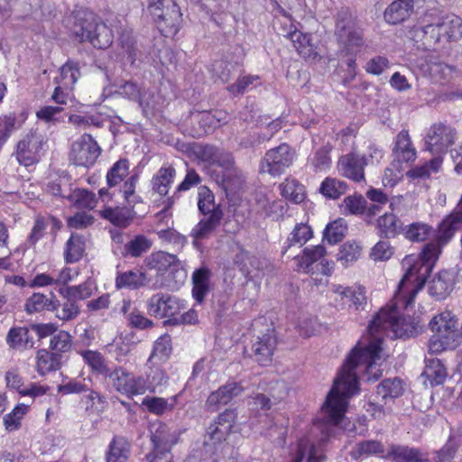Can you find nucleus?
<instances>
[{
  "label": "nucleus",
  "instance_id": "f257e3e1",
  "mask_svg": "<svg viewBox=\"0 0 462 462\" xmlns=\"http://www.w3.org/2000/svg\"><path fill=\"white\" fill-rule=\"evenodd\" d=\"M399 294L400 284L392 303L376 314L367 328L366 335L358 341L335 378L333 387L327 395L326 409L334 412L336 418L345 411L348 399L359 391L357 374H362L367 381L382 376L383 337H410L417 334L418 324L410 316L400 313V309L408 308L413 301L405 305L406 297L403 295L406 293Z\"/></svg>",
  "mask_w": 462,
  "mask_h": 462
},
{
  "label": "nucleus",
  "instance_id": "f03ea898",
  "mask_svg": "<svg viewBox=\"0 0 462 462\" xmlns=\"http://www.w3.org/2000/svg\"><path fill=\"white\" fill-rule=\"evenodd\" d=\"M439 248L435 244L426 245L420 254H409L402 259V266L404 274L400 284V294L403 295L404 304L409 305L412 301L419 291L422 289L425 283L426 275L431 271L434 263L439 257Z\"/></svg>",
  "mask_w": 462,
  "mask_h": 462
},
{
  "label": "nucleus",
  "instance_id": "7ed1b4c3",
  "mask_svg": "<svg viewBox=\"0 0 462 462\" xmlns=\"http://www.w3.org/2000/svg\"><path fill=\"white\" fill-rule=\"evenodd\" d=\"M326 405L327 401L322 406L324 420H316L310 434L300 439L292 462H302L305 457L307 462H323L325 460V443L331 435L333 428L339 424L346 411L345 409L342 414L336 418L334 412L326 409Z\"/></svg>",
  "mask_w": 462,
  "mask_h": 462
},
{
  "label": "nucleus",
  "instance_id": "20e7f679",
  "mask_svg": "<svg viewBox=\"0 0 462 462\" xmlns=\"http://www.w3.org/2000/svg\"><path fill=\"white\" fill-rule=\"evenodd\" d=\"M427 23L414 30V38L421 41L425 48L444 46L448 42H457L462 37V20L456 14L433 17Z\"/></svg>",
  "mask_w": 462,
  "mask_h": 462
},
{
  "label": "nucleus",
  "instance_id": "39448f33",
  "mask_svg": "<svg viewBox=\"0 0 462 462\" xmlns=\"http://www.w3.org/2000/svg\"><path fill=\"white\" fill-rule=\"evenodd\" d=\"M335 35L339 44L340 55L351 72L356 69V57L365 46L363 31L348 11L337 14Z\"/></svg>",
  "mask_w": 462,
  "mask_h": 462
},
{
  "label": "nucleus",
  "instance_id": "423d86ee",
  "mask_svg": "<svg viewBox=\"0 0 462 462\" xmlns=\"http://www.w3.org/2000/svg\"><path fill=\"white\" fill-rule=\"evenodd\" d=\"M458 319L450 310H443L432 317L429 327L433 335L429 339L428 349L431 354H439L455 349L460 341L457 329Z\"/></svg>",
  "mask_w": 462,
  "mask_h": 462
},
{
  "label": "nucleus",
  "instance_id": "0eeeda50",
  "mask_svg": "<svg viewBox=\"0 0 462 462\" xmlns=\"http://www.w3.org/2000/svg\"><path fill=\"white\" fill-rule=\"evenodd\" d=\"M73 19L71 31L80 42H88L98 49H106L112 44V30L93 13L79 11Z\"/></svg>",
  "mask_w": 462,
  "mask_h": 462
},
{
  "label": "nucleus",
  "instance_id": "6e6552de",
  "mask_svg": "<svg viewBox=\"0 0 462 462\" xmlns=\"http://www.w3.org/2000/svg\"><path fill=\"white\" fill-rule=\"evenodd\" d=\"M204 156L216 167V181L225 190L233 191L238 189L243 182L241 171L235 166L233 157L230 153L224 152L214 146L204 148Z\"/></svg>",
  "mask_w": 462,
  "mask_h": 462
},
{
  "label": "nucleus",
  "instance_id": "1a4fd4ad",
  "mask_svg": "<svg viewBox=\"0 0 462 462\" xmlns=\"http://www.w3.org/2000/svg\"><path fill=\"white\" fill-rule=\"evenodd\" d=\"M47 150V136L38 129H34L21 137L13 155L20 165L29 167L38 163Z\"/></svg>",
  "mask_w": 462,
  "mask_h": 462
},
{
  "label": "nucleus",
  "instance_id": "9d476101",
  "mask_svg": "<svg viewBox=\"0 0 462 462\" xmlns=\"http://www.w3.org/2000/svg\"><path fill=\"white\" fill-rule=\"evenodd\" d=\"M150 432L153 449L147 455L148 461L171 462V449L178 440L175 431H171L166 424L156 421L151 425Z\"/></svg>",
  "mask_w": 462,
  "mask_h": 462
},
{
  "label": "nucleus",
  "instance_id": "9b49d317",
  "mask_svg": "<svg viewBox=\"0 0 462 462\" xmlns=\"http://www.w3.org/2000/svg\"><path fill=\"white\" fill-rule=\"evenodd\" d=\"M294 158L295 152L291 147L287 143H282L265 152L260 170L273 177L280 176L292 165Z\"/></svg>",
  "mask_w": 462,
  "mask_h": 462
},
{
  "label": "nucleus",
  "instance_id": "f8f14e48",
  "mask_svg": "<svg viewBox=\"0 0 462 462\" xmlns=\"http://www.w3.org/2000/svg\"><path fill=\"white\" fill-rule=\"evenodd\" d=\"M115 390L127 397L144 394L143 376H135L123 367H116L106 374Z\"/></svg>",
  "mask_w": 462,
  "mask_h": 462
},
{
  "label": "nucleus",
  "instance_id": "ddd939ff",
  "mask_svg": "<svg viewBox=\"0 0 462 462\" xmlns=\"http://www.w3.org/2000/svg\"><path fill=\"white\" fill-rule=\"evenodd\" d=\"M146 307L150 315L160 319L169 318L171 323L185 308L180 300L163 293H156L149 298Z\"/></svg>",
  "mask_w": 462,
  "mask_h": 462
},
{
  "label": "nucleus",
  "instance_id": "4468645a",
  "mask_svg": "<svg viewBox=\"0 0 462 462\" xmlns=\"http://www.w3.org/2000/svg\"><path fill=\"white\" fill-rule=\"evenodd\" d=\"M101 149L90 134H84L71 145L70 160L78 166H92L99 157Z\"/></svg>",
  "mask_w": 462,
  "mask_h": 462
},
{
  "label": "nucleus",
  "instance_id": "2eb2a0df",
  "mask_svg": "<svg viewBox=\"0 0 462 462\" xmlns=\"http://www.w3.org/2000/svg\"><path fill=\"white\" fill-rule=\"evenodd\" d=\"M455 138L456 131L452 127L441 123L435 124L429 129L425 137L426 150L441 156L454 143Z\"/></svg>",
  "mask_w": 462,
  "mask_h": 462
},
{
  "label": "nucleus",
  "instance_id": "dca6fc26",
  "mask_svg": "<svg viewBox=\"0 0 462 462\" xmlns=\"http://www.w3.org/2000/svg\"><path fill=\"white\" fill-rule=\"evenodd\" d=\"M326 248L322 245L307 246L302 254L297 257L298 267L305 273H313V264L319 262L320 273L324 275H330L334 263L325 259Z\"/></svg>",
  "mask_w": 462,
  "mask_h": 462
},
{
  "label": "nucleus",
  "instance_id": "f3484780",
  "mask_svg": "<svg viewBox=\"0 0 462 462\" xmlns=\"http://www.w3.org/2000/svg\"><path fill=\"white\" fill-rule=\"evenodd\" d=\"M5 383L9 389L17 391L23 396H28L32 399L43 396L50 390V387L38 383H31L28 385L23 384V380L17 369H10L5 373Z\"/></svg>",
  "mask_w": 462,
  "mask_h": 462
},
{
  "label": "nucleus",
  "instance_id": "a211bd4d",
  "mask_svg": "<svg viewBox=\"0 0 462 462\" xmlns=\"http://www.w3.org/2000/svg\"><path fill=\"white\" fill-rule=\"evenodd\" d=\"M276 345V335L273 328H269L265 333L257 336L252 345V352L255 361L261 365H268L272 362Z\"/></svg>",
  "mask_w": 462,
  "mask_h": 462
},
{
  "label": "nucleus",
  "instance_id": "6ab92c4d",
  "mask_svg": "<svg viewBox=\"0 0 462 462\" xmlns=\"http://www.w3.org/2000/svg\"><path fill=\"white\" fill-rule=\"evenodd\" d=\"M365 167L361 155L357 153H348L339 158L337 162V171L345 178L356 182L365 180Z\"/></svg>",
  "mask_w": 462,
  "mask_h": 462
},
{
  "label": "nucleus",
  "instance_id": "aec40b11",
  "mask_svg": "<svg viewBox=\"0 0 462 462\" xmlns=\"http://www.w3.org/2000/svg\"><path fill=\"white\" fill-rule=\"evenodd\" d=\"M243 392V387L236 382H228L212 392L206 402V407L211 411H217L221 406L229 403L233 398L238 396Z\"/></svg>",
  "mask_w": 462,
  "mask_h": 462
},
{
  "label": "nucleus",
  "instance_id": "412c9836",
  "mask_svg": "<svg viewBox=\"0 0 462 462\" xmlns=\"http://www.w3.org/2000/svg\"><path fill=\"white\" fill-rule=\"evenodd\" d=\"M393 161L397 163H411L417 157V151L406 130L401 131L395 137L393 148Z\"/></svg>",
  "mask_w": 462,
  "mask_h": 462
},
{
  "label": "nucleus",
  "instance_id": "4be33fe9",
  "mask_svg": "<svg viewBox=\"0 0 462 462\" xmlns=\"http://www.w3.org/2000/svg\"><path fill=\"white\" fill-rule=\"evenodd\" d=\"M233 413L225 411L208 426L206 434V441L212 444L220 443L226 439L233 428Z\"/></svg>",
  "mask_w": 462,
  "mask_h": 462
},
{
  "label": "nucleus",
  "instance_id": "5701e85b",
  "mask_svg": "<svg viewBox=\"0 0 462 462\" xmlns=\"http://www.w3.org/2000/svg\"><path fill=\"white\" fill-rule=\"evenodd\" d=\"M331 291L340 298L344 304L353 305L356 310L366 304V291L361 285L344 287L341 284H332Z\"/></svg>",
  "mask_w": 462,
  "mask_h": 462
},
{
  "label": "nucleus",
  "instance_id": "b1692460",
  "mask_svg": "<svg viewBox=\"0 0 462 462\" xmlns=\"http://www.w3.org/2000/svg\"><path fill=\"white\" fill-rule=\"evenodd\" d=\"M176 177L175 168L169 163L163 164L152 176L151 188L154 193L164 197L169 193Z\"/></svg>",
  "mask_w": 462,
  "mask_h": 462
},
{
  "label": "nucleus",
  "instance_id": "393cba45",
  "mask_svg": "<svg viewBox=\"0 0 462 462\" xmlns=\"http://www.w3.org/2000/svg\"><path fill=\"white\" fill-rule=\"evenodd\" d=\"M413 11V0H395L384 11L386 23L399 24L407 20Z\"/></svg>",
  "mask_w": 462,
  "mask_h": 462
},
{
  "label": "nucleus",
  "instance_id": "a878e982",
  "mask_svg": "<svg viewBox=\"0 0 462 462\" xmlns=\"http://www.w3.org/2000/svg\"><path fill=\"white\" fill-rule=\"evenodd\" d=\"M60 306L54 293H51L50 297L43 293L34 292L30 296L24 304V310L28 314H33L43 310L54 311Z\"/></svg>",
  "mask_w": 462,
  "mask_h": 462
},
{
  "label": "nucleus",
  "instance_id": "bb28decb",
  "mask_svg": "<svg viewBox=\"0 0 462 462\" xmlns=\"http://www.w3.org/2000/svg\"><path fill=\"white\" fill-rule=\"evenodd\" d=\"M453 288V280L448 271H441L429 282L430 295L437 300L447 298Z\"/></svg>",
  "mask_w": 462,
  "mask_h": 462
},
{
  "label": "nucleus",
  "instance_id": "cd10ccee",
  "mask_svg": "<svg viewBox=\"0 0 462 462\" xmlns=\"http://www.w3.org/2000/svg\"><path fill=\"white\" fill-rule=\"evenodd\" d=\"M146 266L151 270L157 271L163 274L169 269H175L180 265L179 260L175 254H168L163 251L152 253L144 260Z\"/></svg>",
  "mask_w": 462,
  "mask_h": 462
},
{
  "label": "nucleus",
  "instance_id": "c85d7f7f",
  "mask_svg": "<svg viewBox=\"0 0 462 462\" xmlns=\"http://www.w3.org/2000/svg\"><path fill=\"white\" fill-rule=\"evenodd\" d=\"M146 366L147 371L145 372V376H143L144 393L146 392L155 393L160 387L167 384L168 376L161 364H150L147 362Z\"/></svg>",
  "mask_w": 462,
  "mask_h": 462
},
{
  "label": "nucleus",
  "instance_id": "c756f323",
  "mask_svg": "<svg viewBox=\"0 0 462 462\" xmlns=\"http://www.w3.org/2000/svg\"><path fill=\"white\" fill-rule=\"evenodd\" d=\"M168 11L169 17L163 15V13H160L159 18H157L155 22L162 35L165 37H173L180 30L182 14L178 5Z\"/></svg>",
  "mask_w": 462,
  "mask_h": 462
},
{
  "label": "nucleus",
  "instance_id": "7c9ffc66",
  "mask_svg": "<svg viewBox=\"0 0 462 462\" xmlns=\"http://www.w3.org/2000/svg\"><path fill=\"white\" fill-rule=\"evenodd\" d=\"M402 222L393 213H384L376 220L375 228L381 237L393 238L402 231Z\"/></svg>",
  "mask_w": 462,
  "mask_h": 462
},
{
  "label": "nucleus",
  "instance_id": "2f4dec72",
  "mask_svg": "<svg viewBox=\"0 0 462 462\" xmlns=\"http://www.w3.org/2000/svg\"><path fill=\"white\" fill-rule=\"evenodd\" d=\"M6 344L14 350L23 351L32 347L33 340L27 327H13L6 335Z\"/></svg>",
  "mask_w": 462,
  "mask_h": 462
},
{
  "label": "nucleus",
  "instance_id": "473e14b6",
  "mask_svg": "<svg viewBox=\"0 0 462 462\" xmlns=\"http://www.w3.org/2000/svg\"><path fill=\"white\" fill-rule=\"evenodd\" d=\"M223 217V213L215 212L208 216H204L199 222L192 228L190 236L195 240L208 238L219 226Z\"/></svg>",
  "mask_w": 462,
  "mask_h": 462
},
{
  "label": "nucleus",
  "instance_id": "72a5a7b5",
  "mask_svg": "<svg viewBox=\"0 0 462 462\" xmlns=\"http://www.w3.org/2000/svg\"><path fill=\"white\" fill-rule=\"evenodd\" d=\"M387 457L396 462H428L420 449L404 445H392Z\"/></svg>",
  "mask_w": 462,
  "mask_h": 462
},
{
  "label": "nucleus",
  "instance_id": "f704fd0d",
  "mask_svg": "<svg viewBox=\"0 0 462 462\" xmlns=\"http://www.w3.org/2000/svg\"><path fill=\"white\" fill-rule=\"evenodd\" d=\"M178 401V395H173L169 399L155 396H146L142 402V405L152 414L162 416L171 411Z\"/></svg>",
  "mask_w": 462,
  "mask_h": 462
},
{
  "label": "nucleus",
  "instance_id": "c9c22d12",
  "mask_svg": "<svg viewBox=\"0 0 462 462\" xmlns=\"http://www.w3.org/2000/svg\"><path fill=\"white\" fill-rule=\"evenodd\" d=\"M288 37L300 56L310 58L316 54V47L312 42L311 34L303 33L294 29L288 32Z\"/></svg>",
  "mask_w": 462,
  "mask_h": 462
},
{
  "label": "nucleus",
  "instance_id": "e433bc0d",
  "mask_svg": "<svg viewBox=\"0 0 462 462\" xmlns=\"http://www.w3.org/2000/svg\"><path fill=\"white\" fill-rule=\"evenodd\" d=\"M96 286L91 280H87L79 285L60 287L58 289V292L63 298H71L74 300H84L90 298Z\"/></svg>",
  "mask_w": 462,
  "mask_h": 462
},
{
  "label": "nucleus",
  "instance_id": "4c0bfd02",
  "mask_svg": "<svg viewBox=\"0 0 462 462\" xmlns=\"http://www.w3.org/2000/svg\"><path fill=\"white\" fill-rule=\"evenodd\" d=\"M171 337L168 334L161 336L153 344L152 351L148 358L150 364L165 363L171 354Z\"/></svg>",
  "mask_w": 462,
  "mask_h": 462
},
{
  "label": "nucleus",
  "instance_id": "58836bf2",
  "mask_svg": "<svg viewBox=\"0 0 462 462\" xmlns=\"http://www.w3.org/2000/svg\"><path fill=\"white\" fill-rule=\"evenodd\" d=\"M462 445V436L451 431L446 444L435 453L434 462H452L457 449Z\"/></svg>",
  "mask_w": 462,
  "mask_h": 462
},
{
  "label": "nucleus",
  "instance_id": "ea45409f",
  "mask_svg": "<svg viewBox=\"0 0 462 462\" xmlns=\"http://www.w3.org/2000/svg\"><path fill=\"white\" fill-rule=\"evenodd\" d=\"M86 248L84 236L79 234H72L66 243L64 250V261L67 263L79 262L84 254Z\"/></svg>",
  "mask_w": 462,
  "mask_h": 462
},
{
  "label": "nucleus",
  "instance_id": "a19ab883",
  "mask_svg": "<svg viewBox=\"0 0 462 462\" xmlns=\"http://www.w3.org/2000/svg\"><path fill=\"white\" fill-rule=\"evenodd\" d=\"M79 77V64L69 60L60 69V75L55 78V83L65 87L67 90H73L74 85Z\"/></svg>",
  "mask_w": 462,
  "mask_h": 462
},
{
  "label": "nucleus",
  "instance_id": "79ce46f5",
  "mask_svg": "<svg viewBox=\"0 0 462 462\" xmlns=\"http://www.w3.org/2000/svg\"><path fill=\"white\" fill-rule=\"evenodd\" d=\"M130 454V443L124 437H115L109 444L106 462H125Z\"/></svg>",
  "mask_w": 462,
  "mask_h": 462
},
{
  "label": "nucleus",
  "instance_id": "37998d69",
  "mask_svg": "<svg viewBox=\"0 0 462 462\" xmlns=\"http://www.w3.org/2000/svg\"><path fill=\"white\" fill-rule=\"evenodd\" d=\"M145 274L140 271H126L117 273L116 277V288L135 290L144 285Z\"/></svg>",
  "mask_w": 462,
  "mask_h": 462
},
{
  "label": "nucleus",
  "instance_id": "c03bdc74",
  "mask_svg": "<svg viewBox=\"0 0 462 462\" xmlns=\"http://www.w3.org/2000/svg\"><path fill=\"white\" fill-rule=\"evenodd\" d=\"M280 190L282 197L298 204L305 199V189L297 180L293 178H286L280 184Z\"/></svg>",
  "mask_w": 462,
  "mask_h": 462
},
{
  "label": "nucleus",
  "instance_id": "a18cd8bd",
  "mask_svg": "<svg viewBox=\"0 0 462 462\" xmlns=\"http://www.w3.org/2000/svg\"><path fill=\"white\" fill-rule=\"evenodd\" d=\"M331 146L323 145L315 151L308 159V164L316 172L327 171L331 166V157L329 155Z\"/></svg>",
  "mask_w": 462,
  "mask_h": 462
},
{
  "label": "nucleus",
  "instance_id": "49530a36",
  "mask_svg": "<svg viewBox=\"0 0 462 462\" xmlns=\"http://www.w3.org/2000/svg\"><path fill=\"white\" fill-rule=\"evenodd\" d=\"M403 393V383L399 378H389L383 380L376 389V396L381 397L383 401L394 399L401 396Z\"/></svg>",
  "mask_w": 462,
  "mask_h": 462
},
{
  "label": "nucleus",
  "instance_id": "de8ad7c7",
  "mask_svg": "<svg viewBox=\"0 0 462 462\" xmlns=\"http://www.w3.org/2000/svg\"><path fill=\"white\" fill-rule=\"evenodd\" d=\"M59 366L60 356L57 354L51 353L46 349H42L37 352L36 370L41 375L57 370Z\"/></svg>",
  "mask_w": 462,
  "mask_h": 462
},
{
  "label": "nucleus",
  "instance_id": "09e8293b",
  "mask_svg": "<svg viewBox=\"0 0 462 462\" xmlns=\"http://www.w3.org/2000/svg\"><path fill=\"white\" fill-rule=\"evenodd\" d=\"M130 162L127 159L116 162L106 173V182L109 187L121 183L129 175Z\"/></svg>",
  "mask_w": 462,
  "mask_h": 462
},
{
  "label": "nucleus",
  "instance_id": "8fccbe9b",
  "mask_svg": "<svg viewBox=\"0 0 462 462\" xmlns=\"http://www.w3.org/2000/svg\"><path fill=\"white\" fill-rule=\"evenodd\" d=\"M101 216L119 227L127 226L133 219L131 211L123 208H106L101 211Z\"/></svg>",
  "mask_w": 462,
  "mask_h": 462
},
{
  "label": "nucleus",
  "instance_id": "3c124183",
  "mask_svg": "<svg viewBox=\"0 0 462 462\" xmlns=\"http://www.w3.org/2000/svg\"><path fill=\"white\" fill-rule=\"evenodd\" d=\"M193 289L192 295L197 302L201 303L208 292V272L199 269L192 275Z\"/></svg>",
  "mask_w": 462,
  "mask_h": 462
},
{
  "label": "nucleus",
  "instance_id": "603ef678",
  "mask_svg": "<svg viewBox=\"0 0 462 462\" xmlns=\"http://www.w3.org/2000/svg\"><path fill=\"white\" fill-rule=\"evenodd\" d=\"M423 374L432 384H441L447 377V370L439 359H426Z\"/></svg>",
  "mask_w": 462,
  "mask_h": 462
},
{
  "label": "nucleus",
  "instance_id": "864d4df0",
  "mask_svg": "<svg viewBox=\"0 0 462 462\" xmlns=\"http://www.w3.org/2000/svg\"><path fill=\"white\" fill-rule=\"evenodd\" d=\"M198 208L203 216H208L215 212L223 213L220 207L216 205L213 193L207 187L199 189Z\"/></svg>",
  "mask_w": 462,
  "mask_h": 462
},
{
  "label": "nucleus",
  "instance_id": "5fc2aeb1",
  "mask_svg": "<svg viewBox=\"0 0 462 462\" xmlns=\"http://www.w3.org/2000/svg\"><path fill=\"white\" fill-rule=\"evenodd\" d=\"M347 184L336 178H326L320 185L319 191L326 198L337 199L346 193Z\"/></svg>",
  "mask_w": 462,
  "mask_h": 462
},
{
  "label": "nucleus",
  "instance_id": "6e6d98bb",
  "mask_svg": "<svg viewBox=\"0 0 462 462\" xmlns=\"http://www.w3.org/2000/svg\"><path fill=\"white\" fill-rule=\"evenodd\" d=\"M122 52V60L124 62L133 65L137 58V48L135 41L132 35V31L125 30L119 37Z\"/></svg>",
  "mask_w": 462,
  "mask_h": 462
},
{
  "label": "nucleus",
  "instance_id": "4d7b16f0",
  "mask_svg": "<svg viewBox=\"0 0 462 462\" xmlns=\"http://www.w3.org/2000/svg\"><path fill=\"white\" fill-rule=\"evenodd\" d=\"M383 446L377 440L362 441L351 450L350 456L353 459L357 460L362 457H369L383 453Z\"/></svg>",
  "mask_w": 462,
  "mask_h": 462
},
{
  "label": "nucleus",
  "instance_id": "13d9d810",
  "mask_svg": "<svg viewBox=\"0 0 462 462\" xmlns=\"http://www.w3.org/2000/svg\"><path fill=\"white\" fill-rule=\"evenodd\" d=\"M240 67L237 60H229L226 59L216 60L212 64L213 75L221 82H227L235 70Z\"/></svg>",
  "mask_w": 462,
  "mask_h": 462
},
{
  "label": "nucleus",
  "instance_id": "bf43d9fd",
  "mask_svg": "<svg viewBox=\"0 0 462 462\" xmlns=\"http://www.w3.org/2000/svg\"><path fill=\"white\" fill-rule=\"evenodd\" d=\"M443 162L442 156L437 155L430 162L411 169L407 171V176L411 179L429 177L432 172H438Z\"/></svg>",
  "mask_w": 462,
  "mask_h": 462
},
{
  "label": "nucleus",
  "instance_id": "052dcab7",
  "mask_svg": "<svg viewBox=\"0 0 462 462\" xmlns=\"http://www.w3.org/2000/svg\"><path fill=\"white\" fill-rule=\"evenodd\" d=\"M362 248L356 242H346L340 246L337 259L344 266L355 263L361 255Z\"/></svg>",
  "mask_w": 462,
  "mask_h": 462
},
{
  "label": "nucleus",
  "instance_id": "680f3d73",
  "mask_svg": "<svg viewBox=\"0 0 462 462\" xmlns=\"http://www.w3.org/2000/svg\"><path fill=\"white\" fill-rule=\"evenodd\" d=\"M431 231L429 225L421 222H415L402 227V233L405 238L411 242H421L428 238Z\"/></svg>",
  "mask_w": 462,
  "mask_h": 462
},
{
  "label": "nucleus",
  "instance_id": "e2e57ef3",
  "mask_svg": "<svg viewBox=\"0 0 462 462\" xmlns=\"http://www.w3.org/2000/svg\"><path fill=\"white\" fill-rule=\"evenodd\" d=\"M312 229L309 225L302 222L296 224L287 238V248L297 244L303 245L312 237Z\"/></svg>",
  "mask_w": 462,
  "mask_h": 462
},
{
  "label": "nucleus",
  "instance_id": "0e129e2a",
  "mask_svg": "<svg viewBox=\"0 0 462 462\" xmlns=\"http://www.w3.org/2000/svg\"><path fill=\"white\" fill-rule=\"evenodd\" d=\"M66 300L57 306V309L54 310L55 317L62 321H70L78 318L80 314V308L76 300L69 298H65Z\"/></svg>",
  "mask_w": 462,
  "mask_h": 462
},
{
  "label": "nucleus",
  "instance_id": "69168bd1",
  "mask_svg": "<svg viewBox=\"0 0 462 462\" xmlns=\"http://www.w3.org/2000/svg\"><path fill=\"white\" fill-rule=\"evenodd\" d=\"M68 199L79 208L92 209L97 205L96 195L87 189H77L68 195Z\"/></svg>",
  "mask_w": 462,
  "mask_h": 462
},
{
  "label": "nucleus",
  "instance_id": "338daca9",
  "mask_svg": "<svg viewBox=\"0 0 462 462\" xmlns=\"http://www.w3.org/2000/svg\"><path fill=\"white\" fill-rule=\"evenodd\" d=\"M152 242L143 235H137L126 243L125 252L132 257H139L150 250Z\"/></svg>",
  "mask_w": 462,
  "mask_h": 462
},
{
  "label": "nucleus",
  "instance_id": "774afa93",
  "mask_svg": "<svg viewBox=\"0 0 462 462\" xmlns=\"http://www.w3.org/2000/svg\"><path fill=\"white\" fill-rule=\"evenodd\" d=\"M82 356L84 362L91 367L93 371H96L99 374H108L106 365L105 359L101 353L94 350H83L79 352Z\"/></svg>",
  "mask_w": 462,
  "mask_h": 462
}]
</instances>
